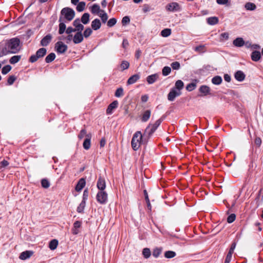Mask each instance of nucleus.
Returning a JSON list of instances; mask_svg holds the SVG:
<instances>
[{
	"instance_id": "obj_1",
	"label": "nucleus",
	"mask_w": 263,
	"mask_h": 263,
	"mask_svg": "<svg viewBox=\"0 0 263 263\" xmlns=\"http://www.w3.org/2000/svg\"><path fill=\"white\" fill-rule=\"evenodd\" d=\"M20 40L17 38H12L6 42L5 47L3 49L4 54L16 53L20 49Z\"/></svg>"
},
{
	"instance_id": "obj_4",
	"label": "nucleus",
	"mask_w": 263,
	"mask_h": 263,
	"mask_svg": "<svg viewBox=\"0 0 263 263\" xmlns=\"http://www.w3.org/2000/svg\"><path fill=\"white\" fill-rule=\"evenodd\" d=\"M61 14L68 21H71L74 17L75 13L73 9L66 7L61 10Z\"/></svg>"
},
{
	"instance_id": "obj_52",
	"label": "nucleus",
	"mask_w": 263,
	"mask_h": 263,
	"mask_svg": "<svg viewBox=\"0 0 263 263\" xmlns=\"http://www.w3.org/2000/svg\"><path fill=\"white\" fill-rule=\"evenodd\" d=\"M16 80V77L14 76H11L8 79V83L9 85H12Z\"/></svg>"
},
{
	"instance_id": "obj_19",
	"label": "nucleus",
	"mask_w": 263,
	"mask_h": 263,
	"mask_svg": "<svg viewBox=\"0 0 263 263\" xmlns=\"http://www.w3.org/2000/svg\"><path fill=\"white\" fill-rule=\"evenodd\" d=\"M85 183V180L84 178L80 179L76 186V190L77 192L81 191L84 187Z\"/></svg>"
},
{
	"instance_id": "obj_17",
	"label": "nucleus",
	"mask_w": 263,
	"mask_h": 263,
	"mask_svg": "<svg viewBox=\"0 0 263 263\" xmlns=\"http://www.w3.org/2000/svg\"><path fill=\"white\" fill-rule=\"evenodd\" d=\"M52 36L50 34L46 35L41 41V45L43 46H47L50 42Z\"/></svg>"
},
{
	"instance_id": "obj_32",
	"label": "nucleus",
	"mask_w": 263,
	"mask_h": 263,
	"mask_svg": "<svg viewBox=\"0 0 263 263\" xmlns=\"http://www.w3.org/2000/svg\"><path fill=\"white\" fill-rule=\"evenodd\" d=\"M58 245V240L56 239H53L50 242L49 247L51 250H54L57 248Z\"/></svg>"
},
{
	"instance_id": "obj_10",
	"label": "nucleus",
	"mask_w": 263,
	"mask_h": 263,
	"mask_svg": "<svg viewBox=\"0 0 263 263\" xmlns=\"http://www.w3.org/2000/svg\"><path fill=\"white\" fill-rule=\"evenodd\" d=\"M234 77L237 81L242 82L245 80L246 75L242 71L238 70L235 73Z\"/></svg>"
},
{
	"instance_id": "obj_13",
	"label": "nucleus",
	"mask_w": 263,
	"mask_h": 263,
	"mask_svg": "<svg viewBox=\"0 0 263 263\" xmlns=\"http://www.w3.org/2000/svg\"><path fill=\"white\" fill-rule=\"evenodd\" d=\"M97 187L100 191H104L106 187V183L104 179L99 177L97 182Z\"/></svg>"
},
{
	"instance_id": "obj_49",
	"label": "nucleus",
	"mask_w": 263,
	"mask_h": 263,
	"mask_svg": "<svg viewBox=\"0 0 263 263\" xmlns=\"http://www.w3.org/2000/svg\"><path fill=\"white\" fill-rule=\"evenodd\" d=\"M236 219V215L235 214H231L227 218V222L229 223H232Z\"/></svg>"
},
{
	"instance_id": "obj_24",
	"label": "nucleus",
	"mask_w": 263,
	"mask_h": 263,
	"mask_svg": "<svg viewBox=\"0 0 263 263\" xmlns=\"http://www.w3.org/2000/svg\"><path fill=\"white\" fill-rule=\"evenodd\" d=\"M91 135H87L86 139L84 140L83 146L84 149L87 150L90 147Z\"/></svg>"
},
{
	"instance_id": "obj_16",
	"label": "nucleus",
	"mask_w": 263,
	"mask_h": 263,
	"mask_svg": "<svg viewBox=\"0 0 263 263\" xmlns=\"http://www.w3.org/2000/svg\"><path fill=\"white\" fill-rule=\"evenodd\" d=\"M33 254V252L31 251H26L22 252L20 256V259L22 260H25L27 258H29L31 257V256Z\"/></svg>"
},
{
	"instance_id": "obj_56",
	"label": "nucleus",
	"mask_w": 263,
	"mask_h": 263,
	"mask_svg": "<svg viewBox=\"0 0 263 263\" xmlns=\"http://www.w3.org/2000/svg\"><path fill=\"white\" fill-rule=\"evenodd\" d=\"M75 31H77L76 29L75 28H73L71 27H69L67 28V29L66 30V33L67 34H70L72 32H74Z\"/></svg>"
},
{
	"instance_id": "obj_22",
	"label": "nucleus",
	"mask_w": 263,
	"mask_h": 263,
	"mask_svg": "<svg viewBox=\"0 0 263 263\" xmlns=\"http://www.w3.org/2000/svg\"><path fill=\"white\" fill-rule=\"evenodd\" d=\"M218 18L216 16L210 17L206 18V22L210 25H215L218 24Z\"/></svg>"
},
{
	"instance_id": "obj_2",
	"label": "nucleus",
	"mask_w": 263,
	"mask_h": 263,
	"mask_svg": "<svg viewBox=\"0 0 263 263\" xmlns=\"http://www.w3.org/2000/svg\"><path fill=\"white\" fill-rule=\"evenodd\" d=\"M142 136L141 132H136L133 137V149L136 151L139 148L142 143H145L147 141Z\"/></svg>"
},
{
	"instance_id": "obj_53",
	"label": "nucleus",
	"mask_w": 263,
	"mask_h": 263,
	"mask_svg": "<svg viewBox=\"0 0 263 263\" xmlns=\"http://www.w3.org/2000/svg\"><path fill=\"white\" fill-rule=\"evenodd\" d=\"M129 66V63L127 62H123L121 64V68L123 69H127Z\"/></svg>"
},
{
	"instance_id": "obj_54",
	"label": "nucleus",
	"mask_w": 263,
	"mask_h": 263,
	"mask_svg": "<svg viewBox=\"0 0 263 263\" xmlns=\"http://www.w3.org/2000/svg\"><path fill=\"white\" fill-rule=\"evenodd\" d=\"M229 39V33L227 32H224L220 34V40H227Z\"/></svg>"
},
{
	"instance_id": "obj_38",
	"label": "nucleus",
	"mask_w": 263,
	"mask_h": 263,
	"mask_svg": "<svg viewBox=\"0 0 263 263\" xmlns=\"http://www.w3.org/2000/svg\"><path fill=\"white\" fill-rule=\"evenodd\" d=\"M171 71V67L168 66H165L163 68L162 73L164 76L168 75Z\"/></svg>"
},
{
	"instance_id": "obj_62",
	"label": "nucleus",
	"mask_w": 263,
	"mask_h": 263,
	"mask_svg": "<svg viewBox=\"0 0 263 263\" xmlns=\"http://www.w3.org/2000/svg\"><path fill=\"white\" fill-rule=\"evenodd\" d=\"M81 226V222L79 221H76L73 224V227L76 228H79Z\"/></svg>"
},
{
	"instance_id": "obj_29",
	"label": "nucleus",
	"mask_w": 263,
	"mask_h": 263,
	"mask_svg": "<svg viewBox=\"0 0 263 263\" xmlns=\"http://www.w3.org/2000/svg\"><path fill=\"white\" fill-rule=\"evenodd\" d=\"M101 10L100 6L96 4H93L91 8V12L93 14H97Z\"/></svg>"
},
{
	"instance_id": "obj_35",
	"label": "nucleus",
	"mask_w": 263,
	"mask_h": 263,
	"mask_svg": "<svg viewBox=\"0 0 263 263\" xmlns=\"http://www.w3.org/2000/svg\"><path fill=\"white\" fill-rule=\"evenodd\" d=\"M171 29L170 28H166L162 30L161 32V35L163 37H167L171 34Z\"/></svg>"
},
{
	"instance_id": "obj_51",
	"label": "nucleus",
	"mask_w": 263,
	"mask_h": 263,
	"mask_svg": "<svg viewBox=\"0 0 263 263\" xmlns=\"http://www.w3.org/2000/svg\"><path fill=\"white\" fill-rule=\"evenodd\" d=\"M91 29L89 28H87L85 29V30L84 32V36L85 37H88L91 35Z\"/></svg>"
},
{
	"instance_id": "obj_58",
	"label": "nucleus",
	"mask_w": 263,
	"mask_h": 263,
	"mask_svg": "<svg viewBox=\"0 0 263 263\" xmlns=\"http://www.w3.org/2000/svg\"><path fill=\"white\" fill-rule=\"evenodd\" d=\"M223 78L224 80L227 82H230L231 80V76L228 74H224Z\"/></svg>"
},
{
	"instance_id": "obj_40",
	"label": "nucleus",
	"mask_w": 263,
	"mask_h": 263,
	"mask_svg": "<svg viewBox=\"0 0 263 263\" xmlns=\"http://www.w3.org/2000/svg\"><path fill=\"white\" fill-rule=\"evenodd\" d=\"M11 68L12 67L10 65H7L2 68V73L3 74H6L11 70Z\"/></svg>"
},
{
	"instance_id": "obj_39",
	"label": "nucleus",
	"mask_w": 263,
	"mask_h": 263,
	"mask_svg": "<svg viewBox=\"0 0 263 263\" xmlns=\"http://www.w3.org/2000/svg\"><path fill=\"white\" fill-rule=\"evenodd\" d=\"M85 7V3L84 2H80L77 7V10L79 12L83 11L84 10Z\"/></svg>"
},
{
	"instance_id": "obj_33",
	"label": "nucleus",
	"mask_w": 263,
	"mask_h": 263,
	"mask_svg": "<svg viewBox=\"0 0 263 263\" xmlns=\"http://www.w3.org/2000/svg\"><path fill=\"white\" fill-rule=\"evenodd\" d=\"M46 53V49L44 48H40L36 52V54L39 58L44 57Z\"/></svg>"
},
{
	"instance_id": "obj_9",
	"label": "nucleus",
	"mask_w": 263,
	"mask_h": 263,
	"mask_svg": "<svg viewBox=\"0 0 263 263\" xmlns=\"http://www.w3.org/2000/svg\"><path fill=\"white\" fill-rule=\"evenodd\" d=\"M166 9L171 12L177 11L179 10V5L176 2L171 3L166 6Z\"/></svg>"
},
{
	"instance_id": "obj_46",
	"label": "nucleus",
	"mask_w": 263,
	"mask_h": 263,
	"mask_svg": "<svg viewBox=\"0 0 263 263\" xmlns=\"http://www.w3.org/2000/svg\"><path fill=\"white\" fill-rule=\"evenodd\" d=\"M161 249H160V248H155L154 250H153V255L157 258L158 257L159 255L161 254Z\"/></svg>"
},
{
	"instance_id": "obj_41",
	"label": "nucleus",
	"mask_w": 263,
	"mask_h": 263,
	"mask_svg": "<svg viewBox=\"0 0 263 263\" xmlns=\"http://www.w3.org/2000/svg\"><path fill=\"white\" fill-rule=\"evenodd\" d=\"M171 66L173 70H179L181 67L180 63L177 61L172 63Z\"/></svg>"
},
{
	"instance_id": "obj_30",
	"label": "nucleus",
	"mask_w": 263,
	"mask_h": 263,
	"mask_svg": "<svg viewBox=\"0 0 263 263\" xmlns=\"http://www.w3.org/2000/svg\"><path fill=\"white\" fill-rule=\"evenodd\" d=\"M142 255L145 258H149L151 255V251L149 248H145L143 249Z\"/></svg>"
},
{
	"instance_id": "obj_61",
	"label": "nucleus",
	"mask_w": 263,
	"mask_h": 263,
	"mask_svg": "<svg viewBox=\"0 0 263 263\" xmlns=\"http://www.w3.org/2000/svg\"><path fill=\"white\" fill-rule=\"evenodd\" d=\"M139 78L140 76L139 74H136L133 75V84L136 82Z\"/></svg>"
},
{
	"instance_id": "obj_7",
	"label": "nucleus",
	"mask_w": 263,
	"mask_h": 263,
	"mask_svg": "<svg viewBox=\"0 0 263 263\" xmlns=\"http://www.w3.org/2000/svg\"><path fill=\"white\" fill-rule=\"evenodd\" d=\"M199 91L201 93L200 95H199V96L200 97L211 95V89L207 85H201L199 88Z\"/></svg>"
},
{
	"instance_id": "obj_42",
	"label": "nucleus",
	"mask_w": 263,
	"mask_h": 263,
	"mask_svg": "<svg viewBox=\"0 0 263 263\" xmlns=\"http://www.w3.org/2000/svg\"><path fill=\"white\" fill-rule=\"evenodd\" d=\"M115 95L116 97L119 98L123 95V89L122 88L120 87L118 88L115 93Z\"/></svg>"
},
{
	"instance_id": "obj_28",
	"label": "nucleus",
	"mask_w": 263,
	"mask_h": 263,
	"mask_svg": "<svg viewBox=\"0 0 263 263\" xmlns=\"http://www.w3.org/2000/svg\"><path fill=\"white\" fill-rule=\"evenodd\" d=\"M245 8L247 10L253 11L256 9V6L253 3L248 2L245 4Z\"/></svg>"
},
{
	"instance_id": "obj_12",
	"label": "nucleus",
	"mask_w": 263,
	"mask_h": 263,
	"mask_svg": "<svg viewBox=\"0 0 263 263\" xmlns=\"http://www.w3.org/2000/svg\"><path fill=\"white\" fill-rule=\"evenodd\" d=\"M118 105V102L117 100L113 101L110 104L106 109L107 114H111L112 110L117 107Z\"/></svg>"
},
{
	"instance_id": "obj_31",
	"label": "nucleus",
	"mask_w": 263,
	"mask_h": 263,
	"mask_svg": "<svg viewBox=\"0 0 263 263\" xmlns=\"http://www.w3.org/2000/svg\"><path fill=\"white\" fill-rule=\"evenodd\" d=\"M81 21L84 24H87L89 21V14L88 13H84L81 17Z\"/></svg>"
},
{
	"instance_id": "obj_21",
	"label": "nucleus",
	"mask_w": 263,
	"mask_h": 263,
	"mask_svg": "<svg viewBox=\"0 0 263 263\" xmlns=\"http://www.w3.org/2000/svg\"><path fill=\"white\" fill-rule=\"evenodd\" d=\"M197 80H194L193 82L188 84L186 86V89L189 91H191L194 90L197 86Z\"/></svg>"
},
{
	"instance_id": "obj_25",
	"label": "nucleus",
	"mask_w": 263,
	"mask_h": 263,
	"mask_svg": "<svg viewBox=\"0 0 263 263\" xmlns=\"http://www.w3.org/2000/svg\"><path fill=\"white\" fill-rule=\"evenodd\" d=\"M101 25L100 21L98 18L94 20L91 23V27L95 30L99 29L101 27Z\"/></svg>"
},
{
	"instance_id": "obj_20",
	"label": "nucleus",
	"mask_w": 263,
	"mask_h": 263,
	"mask_svg": "<svg viewBox=\"0 0 263 263\" xmlns=\"http://www.w3.org/2000/svg\"><path fill=\"white\" fill-rule=\"evenodd\" d=\"M158 74L156 73L153 74L148 76L146 78V80L148 84H153L158 79Z\"/></svg>"
},
{
	"instance_id": "obj_43",
	"label": "nucleus",
	"mask_w": 263,
	"mask_h": 263,
	"mask_svg": "<svg viewBox=\"0 0 263 263\" xmlns=\"http://www.w3.org/2000/svg\"><path fill=\"white\" fill-rule=\"evenodd\" d=\"M42 186L43 187L47 189L50 186V182L47 179H43L41 181Z\"/></svg>"
},
{
	"instance_id": "obj_18",
	"label": "nucleus",
	"mask_w": 263,
	"mask_h": 263,
	"mask_svg": "<svg viewBox=\"0 0 263 263\" xmlns=\"http://www.w3.org/2000/svg\"><path fill=\"white\" fill-rule=\"evenodd\" d=\"M234 45L237 47H240L245 45V41L242 37H237L233 41Z\"/></svg>"
},
{
	"instance_id": "obj_64",
	"label": "nucleus",
	"mask_w": 263,
	"mask_h": 263,
	"mask_svg": "<svg viewBox=\"0 0 263 263\" xmlns=\"http://www.w3.org/2000/svg\"><path fill=\"white\" fill-rule=\"evenodd\" d=\"M232 259V256L227 255L226 258L225 259L224 263H230Z\"/></svg>"
},
{
	"instance_id": "obj_11",
	"label": "nucleus",
	"mask_w": 263,
	"mask_h": 263,
	"mask_svg": "<svg viewBox=\"0 0 263 263\" xmlns=\"http://www.w3.org/2000/svg\"><path fill=\"white\" fill-rule=\"evenodd\" d=\"M151 115V111L149 109L145 110L143 114H142L141 120L142 122H147Z\"/></svg>"
},
{
	"instance_id": "obj_23",
	"label": "nucleus",
	"mask_w": 263,
	"mask_h": 263,
	"mask_svg": "<svg viewBox=\"0 0 263 263\" xmlns=\"http://www.w3.org/2000/svg\"><path fill=\"white\" fill-rule=\"evenodd\" d=\"M261 58L260 53L258 51H254L251 54V59L255 62H257L260 60Z\"/></svg>"
},
{
	"instance_id": "obj_3",
	"label": "nucleus",
	"mask_w": 263,
	"mask_h": 263,
	"mask_svg": "<svg viewBox=\"0 0 263 263\" xmlns=\"http://www.w3.org/2000/svg\"><path fill=\"white\" fill-rule=\"evenodd\" d=\"M163 117H162L161 118L157 120L154 124H149L145 129L144 136H146L147 138H149L160 125L161 123L163 121Z\"/></svg>"
},
{
	"instance_id": "obj_45",
	"label": "nucleus",
	"mask_w": 263,
	"mask_h": 263,
	"mask_svg": "<svg viewBox=\"0 0 263 263\" xmlns=\"http://www.w3.org/2000/svg\"><path fill=\"white\" fill-rule=\"evenodd\" d=\"M130 21V19L129 17L126 16L123 17L122 20V24L123 26H126L127 24H129Z\"/></svg>"
},
{
	"instance_id": "obj_34",
	"label": "nucleus",
	"mask_w": 263,
	"mask_h": 263,
	"mask_svg": "<svg viewBox=\"0 0 263 263\" xmlns=\"http://www.w3.org/2000/svg\"><path fill=\"white\" fill-rule=\"evenodd\" d=\"M21 58V55H14L10 58L9 62L11 64H14L17 63L20 60Z\"/></svg>"
},
{
	"instance_id": "obj_55",
	"label": "nucleus",
	"mask_w": 263,
	"mask_h": 263,
	"mask_svg": "<svg viewBox=\"0 0 263 263\" xmlns=\"http://www.w3.org/2000/svg\"><path fill=\"white\" fill-rule=\"evenodd\" d=\"M39 58L37 57V55L36 54L32 55L30 57V58L29 59V61L30 62L33 63V62L36 61Z\"/></svg>"
},
{
	"instance_id": "obj_44",
	"label": "nucleus",
	"mask_w": 263,
	"mask_h": 263,
	"mask_svg": "<svg viewBox=\"0 0 263 263\" xmlns=\"http://www.w3.org/2000/svg\"><path fill=\"white\" fill-rule=\"evenodd\" d=\"M66 30V25L64 23H60L59 24V34H63Z\"/></svg>"
},
{
	"instance_id": "obj_63",
	"label": "nucleus",
	"mask_w": 263,
	"mask_h": 263,
	"mask_svg": "<svg viewBox=\"0 0 263 263\" xmlns=\"http://www.w3.org/2000/svg\"><path fill=\"white\" fill-rule=\"evenodd\" d=\"M255 143L257 145L260 146L261 143V139L259 137H257L255 140Z\"/></svg>"
},
{
	"instance_id": "obj_14",
	"label": "nucleus",
	"mask_w": 263,
	"mask_h": 263,
	"mask_svg": "<svg viewBox=\"0 0 263 263\" xmlns=\"http://www.w3.org/2000/svg\"><path fill=\"white\" fill-rule=\"evenodd\" d=\"M83 40V36L81 32H78L74 36L73 42L75 44L81 43Z\"/></svg>"
},
{
	"instance_id": "obj_37",
	"label": "nucleus",
	"mask_w": 263,
	"mask_h": 263,
	"mask_svg": "<svg viewBox=\"0 0 263 263\" xmlns=\"http://www.w3.org/2000/svg\"><path fill=\"white\" fill-rule=\"evenodd\" d=\"M55 58V55L54 53H51L48 54L45 58V61L47 63H50L53 61Z\"/></svg>"
},
{
	"instance_id": "obj_60",
	"label": "nucleus",
	"mask_w": 263,
	"mask_h": 263,
	"mask_svg": "<svg viewBox=\"0 0 263 263\" xmlns=\"http://www.w3.org/2000/svg\"><path fill=\"white\" fill-rule=\"evenodd\" d=\"M229 0H216L217 4L219 5H225L228 3Z\"/></svg>"
},
{
	"instance_id": "obj_47",
	"label": "nucleus",
	"mask_w": 263,
	"mask_h": 263,
	"mask_svg": "<svg viewBox=\"0 0 263 263\" xmlns=\"http://www.w3.org/2000/svg\"><path fill=\"white\" fill-rule=\"evenodd\" d=\"M117 20L115 18H112L107 22V26L109 27L114 26L117 23Z\"/></svg>"
},
{
	"instance_id": "obj_8",
	"label": "nucleus",
	"mask_w": 263,
	"mask_h": 263,
	"mask_svg": "<svg viewBox=\"0 0 263 263\" xmlns=\"http://www.w3.org/2000/svg\"><path fill=\"white\" fill-rule=\"evenodd\" d=\"M57 51L59 53H64L67 49V46L62 42H58L55 44Z\"/></svg>"
},
{
	"instance_id": "obj_57",
	"label": "nucleus",
	"mask_w": 263,
	"mask_h": 263,
	"mask_svg": "<svg viewBox=\"0 0 263 263\" xmlns=\"http://www.w3.org/2000/svg\"><path fill=\"white\" fill-rule=\"evenodd\" d=\"M204 47V45H199L195 48V51H197V52H202Z\"/></svg>"
},
{
	"instance_id": "obj_48",
	"label": "nucleus",
	"mask_w": 263,
	"mask_h": 263,
	"mask_svg": "<svg viewBox=\"0 0 263 263\" xmlns=\"http://www.w3.org/2000/svg\"><path fill=\"white\" fill-rule=\"evenodd\" d=\"M85 201H82L77 208L78 212L81 213L83 211V210L85 208Z\"/></svg>"
},
{
	"instance_id": "obj_50",
	"label": "nucleus",
	"mask_w": 263,
	"mask_h": 263,
	"mask_svg": "<svg viewBox=\"0 0 263 263\" xmlns=\"http://www.w3.org/2000/svg\"><path fill=\"white\" fill-rule=\"evenodd\" d=\"M87 133H86V130L84 129H82L81 131H80V134H79L78 135V138L80 139H83L85 136H86L87 137ZM88 135H90V134H89Z\"/></svg>"
},
{
	"instance_id": "obj_36",
	"label": "nucleus",
	"mask_w": 263,
	"mask_h": 263,
	"mask_svg": "<svg viewBox=\"0 0 263 263\" xmlns=\"http://www.w3.org/2000/svg\"><path fill=\"white\" fill-rule=\"evenodd\" d=\"M176 255V253L173 251H167L164 253V256L167 258H173Z\"/></svg>"
},
{
	"instance_id": "obj_5",
	"label": "nucleus",
	"mask_w": 263,
	"mask_h": 263,
	"mask_svg": "<svg viewBox=\"0 0 263 263\" xmlns=\"http://www.w3.org/2000/svg\"><path fill=\"white\" fill-rule=\"evenodd\" d=\"M97 199L101 204L106 203L107 200V194L104 191H100L97 195Z\"/></svg>"
},
{
	"instance_id": "obj_15",
	"label": "nucleus",
	"mask_w": 263,
	"mask_h": 263,
	"mask_svg": "<svg viewBox=\"0 0 263 263\" xmlns=\"http://www.w3.org/2000/svg\"><path fill=\"white\" fill-rule=\"evenodd\" d=\"M73 25L75 27L76 31L78 32H82L84 29L83 25L80 23V20L79 19L74 20L73 22Z\"/></svg>"
},
{
	"instance_id": "obj_27",
	"label": "nucleus",
	"mask_w": 263,
	"mask_h": 263,
	"mask_svg": "<svg viewBox=\"0 0 263 263\" xmlns=\"http://www.w3.org/2000/svg\"><path fill=\"white\" fill-rule=\"evenodd\" d=\"M184 83L181 80H177L175 84V87L173 88H176V90L180 91L183 88Z\"/></svg>"
},
{
	"instance_id": "obj_6",
	"label": "nucleus",
	"mask_w": 263,
	"mask_h": 263,
	"mask_svg": "<svg viewBox=\"0 0 263 263\" xmlns=\"http://www.w3.org/2000/svg\"><path fill=\"white\" fill-rule=\"evenodd\" d=\"M181 94V91L173 88L167 95V99L170 101H173L176 97L180 96Z\"/></svg>"
},
{
	"instance_id": "obj_59",
	"label": "nucleus",
	"mask_w": 263,
	"mask_h": 263,
	"mask_svg": "<svg viewBox=\"0 0 263 263\" xmlns=\"http://www.w3.org/2000/svg\"><path fill=\"white\" fill-rule=\"evenodd\" d=\"M101 20L103 23H105L108 19L107 14H104V15L101 17Z\"/></svg>"
},
{
	"instance_id": "obj_26",
	"label": "nucleus",
	"mask_w": 263,
	"mask_h": 263,
	"mask_svg": "<svg viewBox=\"0 0 263 263\" xmlns=\"http://www.w3.org/2000/svg\"><path fill=\"white\" fill-rule=\"evenodd\" d=\"M222 81V78L219 76H216L214 77L211 80L212 83L216 85H220Z\"/></svg>"
}]
</instances>
